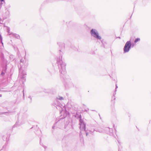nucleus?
Masks as SVG:
<instances>
[{
    "instance_id": "6",
    "label": "nucleus",
    "mask_w": 151,
    "mask_h": 151,
    "mask_svg": "<svg viewBox=\"0 0 151 151\" xmlns=\"http://www.w3.org/2000/svg\"><path fill=\"white\" fill-rule=\"evenodd\" d=\"M113 98L114 99V100L115 99V97L114 96H113Z\"/></svg>"
},
{
    "instance_id": "1",
    "label": "nucleus",
    "mask_w": 151,
    "mask_h": 151,
    "mask_svg": "<svg viewBox=\"0 0 151 151\" xmlns=\"http://www.w3.org/2000/svg\"><path fill=\"white\" fill-rule=\"evenodd\" d=\"M131 45V42L130 41H128L126 42L124 48V52H127L129 50Z\"/></svg>"
},
{
    "instance_id": "3",
    "label": "nucleus",
    "mask_w": 151,
    "mask_h": 151,
    "mask_svg": "<svg viewBox=\"0 0 151 151\" xmlns=\"http://www.w3.org/2000/svg\"><path fill=\"white\" fill-rule=\"evenodd\" d=\"M140 40V39L139 38H137V39H136L135 41H134V42L136 43H137V42H138V41H139Z\"/></svg>"
},
{
    "instance_id": "2",
    "label": "nucleus",
    "mask_w": 151,
    "mask_h": 151,
    "mask_svg": "<svg viewBox=\"0 0 151 151\" xmlns=\"http://www.w3.org/2000/svg\"><path fill=\"white\" fill-rule=\"evenodd\" d=\"M91 34L92 35H93L94 36L96 37L98 39H101V37L99 35L98 33L95 31L94 29H92L91 31Z\"/></svg>"
},
{
    "instance_id": "4",
    "label": "nucleus",
    "mask_w": 151,
    "mask_h": 151,
    "mask_svg": "<svg viewBox=\"0 0 151 151\" xmlns=\"http://www.w3.org/2000/svg\"><path fill=\"white\" fill-rule=\"evenodd\" d=\"M60 99L62 100L63 99V98L61 97L60 99Z\"/></svg>"
},
{
    "instance_id": "5",
    "label": "nucleus",
    "mask_w": 151,
    "mask_h": 151,
    "mask_svg": "<svg viewBox=\"0 0 151 151\" xmlns=\"http://www.w3.org/2000/svg\"><path fill=\"white\" fill-rule=\"evenodd\" d=\"M0 1L1 2H2V1H4V0H0Z\"/></svg>"
}]
</instances>
